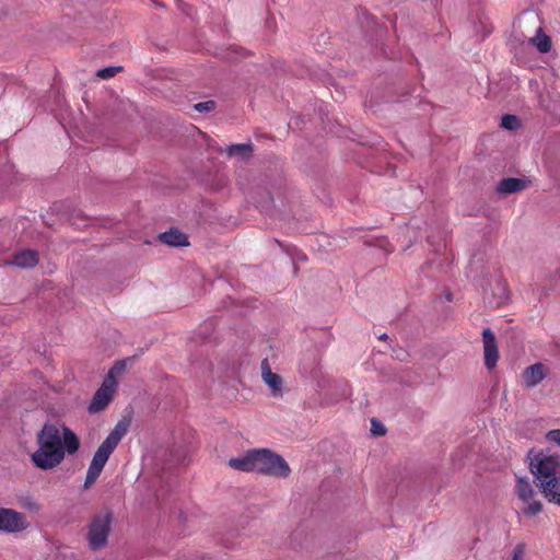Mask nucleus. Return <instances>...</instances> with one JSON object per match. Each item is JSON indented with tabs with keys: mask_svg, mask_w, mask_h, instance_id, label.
Listing matches in <instances>:
<instances>
[{
	"mask_svg": "<svg viewBox=\"0 0 560 560\" xmlns=\"http://www.w3.org/2000/svg\"><path fill=\"white\" fill-rule=\"evenodd\" d=\"M37 450L31 455L35 467L50 470L59 466L66 453L73 455L79 451L78 435L68 427L45 423L36 435Z\"/></svg>",
	"mask_w": 560,
	"mask_h": 560,
	"instance_id": "obj_1",
	"label": "nucleus"
},
{
	"mask_svg": "<svg viewBox=\"0 0 560 560\" xmlns=\"http://www.w3.org/2000/svg\"><path fill=\"white\" fill-rule=\"evenodd\" d=\"M228 465L240 471L287 478L291 469L285 459L269 448H253L243 456L230 458Z\"/></svg>",
	"mask_w": 560,
	"mask_h": 560,
	"instance_id": "obj_2",
	"label": "nucleus"
},
{
	"mask_svg": "<svg viewBox=\"0 0 560 560\" xmlns=\"http://www.w3.org/2000/svg\"><path fill=\"white\" fill-rule=\"evenodd\" d=\"M130 424L131 419L129 417H122L98 446L86 471L84 481L85 488H89L96 482L109 456L118 446L122 438L128 433Z\"/></svg>",
	"mask_w": 560,
	"mask_h": 560,
	"instance_id": "obj_3",
	"label": "nucleus"
},
{
	"mask_svg": "<svg viewBox=\"0 0 560 560\" xmlns=\"http://www.w3.org/2000/svg\"><path fill=\"white\" fill-rule=\"evenodd\" d=\"M130 424L131 419L129 417H122L98 446L86 471L84 481L85 488H89L96 482L109 456L118 446L122 438L128 433Z\"/></svg>",
	"mask_w": 560,
	"mask_h": 560,
	"instance_id": "obj_4",
	"label": "nucleus"
},
{
	"mask_svg": "<svg viewBox=\"0 0 560 560\" xmlns=\"http://www.w3.org/2000/svg\"><path fill=\"white\" fill-rule=\"evenodd\" d=\"M529 470L540 489L560 478V455L542 450L528 452Z\"/></svg>",
	"mask_w": 560,
	"mask_h": 560,
	"instance_id": "obj_5",
	"label": "nucleus"
},
{
	"mask_svg": "<svg viewBox=\"0 0 560 560\" xmlns=\"http://www.w3.org/2000/svg\"><path fill=\"white\" fill-rule=\"evenodd\" d=\"M112 515L104 513L96 515L90 525L89 530V545L93 550H100L107 544V538L110 529Z\"/></svg>",
	"mask_w": 560,
	"mask_h": 560,
	"instance_id": "obj_6",
	"label": "nucleus"
},
{
	"mask_svg": "<svg viewBox=\"0 0 560 560\" xmlns=\"http://www.w3.org/2000/svg\"><path fill=\"white\" fill-rule=\"evenodd\" d=\"M117 389V381L112 375H106L102 385L93 395L88 407L90 413H98L103 411L114 399Z\"/></svg>",
	"mask_w": 560,
	"mask_h": 560,
	"instance_id": "obj_7",
	"label": "nucleus"
},
{
	"mask_svg": "<svg viewBox=\"0 0 560 560\" xmlns=\"http://www.w3.org/2000/svg\"><path fill=\"white\" fill-rule=\"evenodd\" d=\"M515 493L517 498L525 504L523 514L526 516H536L542 511V504L536 500V492L529 481L525 478H517L515 486Z\"/></svg>",
	"mask_w": 560,
	"mask_h": 560,
	"instance_id": "obj_8",
	"label": "nucleus"
},
{
	"mask_svg": "<svg viewBox=\"0 0 560 560\" xmlns=\"http://www.w3.org/2000/svg\"><path fill=\"white\" fill-rule=\"evenodd\" d=\"M28 527L26 516L13 509L0 508V532L21 533Z\"/></svg>",
	"mask_w": 560,
	"mask_h": 560,
	"instance_id": "obj_9",
	"label": "nucleus"
},
{
	"mask_svg": "<svg viewBox=\"0 0 560 560\" xmlns=\"http://www.w3.org/2000/svg\"><path fill=\"white\" fill-rule=\"evenodd\" d=\"M482 341H483V354H485V364L491 370L497 365L499 360L498 346L494 334L490 328H485L482 331Z\"/></svg>",
	"mask_w": 560,
	"mask_h": 560,
	"instance_id": "obj_10",
	"label": "nucleus"
},
{
	"mask_svg": "<svg viewBox=\"0 0 560 560\" xmlns=\"http://www.w3.org/2000/svg\"><path fill=\"white\" fill-rule=\"evenodd\" d=\"M261 377L275 397L282 396L283 380L279 374L271 371L267 359L261 362Z\"/></svg>",
	"mask_w": 560,
	"mask_h": 560,
	"instance_id": "obj_11",
	"label": "nucleus"
},
{
	"mask_svg": "<svg viewBox=\"0 0 560 560\" xmlns=\"http://www.w3.org/2000/svg\"><path fill=\"white\" fill-rule=\"evenodd\" d=\"M546 374L547 368L542 363L532 364L523 372L524 384L526 387H535L546 377Z\"/></svg>",
	"mask_w": 560,
	"mask_h": 560,
	"instance_id": "obj_12",
	"label": "nucleus"
},
{
	"mask_svg": "<svg viewBox=\"0 0 560 560\" xmlns=\"http://www.w3.org/2000/svg\"><path fill=\"white\" fill-rule=\"evenodd\" d=\"M38 262V254L32 249H24L14 254L7 265H13L20 268H33Z\"/></svg>",
	"mask_w": 560,
	"mask_h": 560,
	"instance_id": "obj_13",
	"label": "nucleus"
},
{
	"mask_svg": "<svg viewBox=\"0 0 560 560\" xmlns=\"http://www.w3.org/2000/svg\"><path fill=\"white\" fill-rule=\"evenodd\" d=\"M159 240L166 245L175 247L189 245L187 235L175 228L161 233Z\"/></svg>",
	"mask_w": 560,
	"mask_h": 560,
	"instance_id": "obj_14",
	"label": "nucleus"
},
{
	"mask_svg": "<svg viewBox=\"0 0 560 560\" xmlns=\"http://www.w3.org/2000/svg\"><path fill=\"white\" fill-rule=\"evenodd\" d=\"M526 182L521 178L509 177L502 179L498 186L497 191L503 195L514 194L522 191L526 188Z\"/></svg>",
	"mask_w": 560,
	"mask_h": 560,
	"instance_id": "obj_15",
	"label": "nucleus"
},
{
	"mask_svg": "<svg viewBox=\"0 0 560 560\" xmlns=\"http://www.w3.org/2000/svg\"><path fill=\"white\" fill-rule=\"evenodd\" d=\"M540 491L548 502L560 505V477L557 481H552L540 488Z\"/></svg>",
	"mask_w": 560,
	"mask_h": 560,
	"instance_id": "obj_16",
	"label": "nucleus"
},
{
	"mask_svg": "<svg viewBox=\"0 0 560 560\" xmlns=\"http://www.w3.org/2000/svg\"><path fill=\"white\" fill-rule=\"evenodd\" d=\"M252 150V144L249 143H237L228 147L226 153L229 156L248 158Z\"/></svg>",
	"mask_w": 560,
	"mask_h": 560,
	"instance_id": "obj_17",
	"label": "nucleus"
},
{
	"mask_svg": "<svg viewBox=\"0 0 560 560\" xmlns=\"http://www.w3.org/2000/svg\"><path fill=\"white\" fill-rule=\"evenodd\" d=\"M532 40L540 52H548L551 49V39L547 35H537Z\"/></svg>",
	"mask_w": 560,
	"mask_h": 560,
	"instance_id": "obj_18",
	"label": "nucleus"
},
{
	"mask_svg": "<svg viewBox=\"0 0 560 560\" xmlns=\"http://www.w3.org/2000/svg\"><path fill=\"white\" fill-rule=\"evenodd\" d=\"M520 125V119L515 115L505 114L501 118V127L506 130H515Z\"/></svg>",
	"mask_w": 560,
	"mask_h": 560,
	"instance_id": "obj_19",
	"label": "nucleus"
},
{
	"mask_svg": "<svg viewBox=\"0 0 560 560\" xmlns=\"http://www.w3.org/2000/svg\"><path fill=\"white\" fill-rule=\"evenodd\" d=\"M121 71H122V67H120V66H117V67H106V68L100 69L96 72V77L102 79V80H107V79H110V78L115 77L117 73H119Z\"/></svg>",
	"mask_w": 560,
	"mask_h": 560,
	"instance_id": "obj_20",
	"label": "nucleus"
},
{
	"mask_svg": "<svg viewBox=\"0 0 560 560\" xmlns=\"http://www.w3.org/2000/svg\"><path fill=\"white\" fill-rule=\"evenodd\" d=\"M194 108L199 113H207L211 112L215 108V102L214 101H206L195 104Z\"/></svg>",
	"mask_w": 560,
	"mask_h": 560,
	"instance_id": "obj_21",
	"label": "nucleus"
},
{
	"mask_svg": "<svg viewBox=\"0 0 560 560\" xmlns=\"http://www.w3.org/2000/svg\"><path fill=\"white\" fill-rule=\"evenodd\" d=\"M371 424H372L371 432L374 435L381 436V435H384L386 433L385 427L381 422H378L377 420L372 419L371 420Z\"/></svg>",
	"mask_w": 560,
	"mask_h": 560,
	"instance_id": "obj_22",
	"label": "nucleus"
},
{
	"mask_svg": "<svg viewBox=\"0 0 560 560\" xmlns=\"http://www.w3.org/2000/svg\"><path fill=\"white\" fill-rule=\"evenodd\" d=\"M546 439L549 441V442H553L558 445H560V430H550L547 434H546Z\"/></svg>",
	"mask_w": 560,
	"mask_h": 560,
	"instance_id": "obj_23",
	"label": "nucleus"
},
{
	"mask_svg": "<svg viewBox=\"0 0 560 560\" xmlns=\"http://www.w3.org/2000/svg\"><path fill=\"white\" fill-rule=\"evenodd\" d=\"M125 370V363L124 362H117L114 364V366L109 370V372L107 373V375H112L113 377L116 378V375L117 374H120L122 373Z\"/></svg>",
	"mask_w": 560,
	"mask_h": 560,
	"instance_id": "obj_24",
	"label": "nucleus"
},
{
	"mask_svg": "<svg viewBox=\"0 0 560 560\" xmlns=\"http://www.w3.org/2000/svg\"><path fill=\"white\" fill-rule=\"evenodd\" d=\"M22 506H24V508H26V509H28L31 511H34V512H37L39 510V508H40L39 504L36 501L32 500V499H27L26 501H24L22 503Z\"/></svg>",
	"mask_w": 560,
	"mask_h": 560,
	"instance_id": "obj_25",
	"label": "nucleus"
},
{
	"mask_svg": "<svg viewBox=\"0 0 560 560\" xmlns=\"http://www.w3.org/2000/svg\"><path fill=\"white\" fill-rule=\"evenodd\" d=\"M522 551L520 549H516L514 551L512 560H520Z\"/></svg>",
	"mask_w": 560,
	"mask_h": 560,
	"instance_id": "obj_26",
	"label": "nucleus"
},
{
	"mask_svg": "<svg viewBox=\"0 0 560 560\" xmlns=\"http://www.w3.org/2000/svg\"><path fill=\"white\" fill-rule=\"evenodd\" d=\"M387 338H388V336L386 334H383V335L380 336L381 340H386Z\"/></svg>",
	"mask_w": 560,
	"mask_h": 560,
	"instance_id": "obj_27",
	"label": "nucleus"
}]
</instances>
